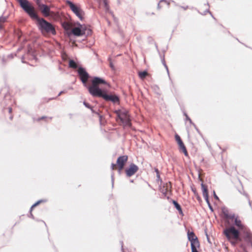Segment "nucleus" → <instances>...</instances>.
<instances>
[{
	"label": "nucleus",
	"mask_w": 252,
	"mask_h": 252,
	"mask_svg": "<svg viewBox=\"0 0 252 252\" xmlns=\"http://www.w3.org/2000/svg\"><path fill=\"white\" fill-rule=\"evenodd\" d=\"M8 110H9V113H11V112H12V108L11 107H9L8 108Z\"/></svg>",
	"instance_id": "473e14b6"
},
{
	"label": "nucleus",
	"mask_w": 252,
	"mask_h": 252,
	"mask_svg": "<svg viewBox=\"0 0 252 252\" xmlns=\"http://www.w3.org/2000/svg\"><path fill=\"white\" fill-rule=\"evenodd\" d=\"M235 224L239 228L240 230H243L245 228V226L242 225L240 220L236 218L235 220Z\"/></svg>",
	"instance_id": "f8f14e48"
},
{
	"label": "nucleus",
	"mask_w": 252,
	"mask_h": 252,
	"mask_svg": "<svg viewBox=\"0 0 252 252\" xmlns=\"http://www.w3.org/2000/svg\"><path fill=\"white\" fill-rule=\"evenodd\" d=\"M71 32L74 35L77 36H80L85 34L83 26L80 24H78L77 27L72 28Z\"/></svg>",
	"instance_id": "39448f33"
},
{
	"label": "nucleus",
	"mask_w": 252,
	"mask_h": 252,
	"mask_svg": "<svg viewBox=\"0 0 252 252\" xmlns=\"http://www.w3.org/2000/svg\"><path fill=\"white\" fill-rule=\"evenodd\" d=\"M138 170V167L134 164H131L129 167L126 170V173L128 177L133 175Z\"/></svg>",
	"instance_id": "0eeeda50"
},
{
	"label": "nucleus",
	"mask_w": 252,
	"mask_h": 252,
	"mask_svg": "<svg viewBox=\"0 0 252 252\" xmlns=\"http://www.w3.org/2000/svg\"><path fill=\"white\" fill-rule=\"evenodd\" d=\"M163 64H164V66L165 67V68H166V70L167 71L168 74H169V71H168L167 66L166 65V64L164 62H163Z\"/></svg>",
	"instance_id": "7c9ffc66"
},
{
	"label": "nucleus",
	"mask_w": 252,
	"mask_h": 252,
	"mask_svg": "<svg viewBox=\"0 0 252 252\" xmlns=\"http://www.w3.org/2000/svg\"><path fill=\"white\" fill-rule=\"evenodd\" d=\"M156 171L157 172V176L158 178H159V175L158 169H156Z\"/></svg>",
	"instance_id": "2f4dec72"
},
{
	"label": "nucleus",
	"mask_w": 252,
	"mask_h": 252,
	"mask_svg": "<svg viewBox=\"0 0 252 252\" xmlns=\"http://www.w3.org/2000/svg\"><path fill=\"white\" fill-rule=\"evenodd\" d=\"M138 75L141 79H144L148 75V72L146 71L139 72Z\"/></svg>",
	"instance_id": "4468645a"
},
{
	"label": "nucleus",
	"mask_w": 252,
	"mask_h": 252,
	"mask_svg": "<svg viewBox=\"0 0 252 252\" xmlns=\"http://www.w3.org/2000/svg\"><path fill=\"white\" fill-rule=\"evenodd\" d=\"M100 2H102L104 5V7L107 9L108 8V4H107V0H100Z\"/></svg>",
	"instance_id": "4be33fe9"
},
{
	"label": "nucleus",
	"mask_w": 252,
	"mask_h": 252,
	"mask_svg": "<svg viewBox=\"0 0 252 252\" xmlns=\"http://www.w3.org/2000/svg\"><path fill=\"white\" fill-rule=\"evenodd\" d=\"M84 103V105L86 107H87V108H88L91 109V110H92V112H94V110H93L92 108L91 107V106H90V105L89 103H87V102H84V103Z\"/></svg>",
	"instance_id": "5701e85b"
},
{
	"label": "nucleus",
	"mask_w": 252,
	"mask_h": 252,
	"mask_svg": "<svg viewBox=\"0 0 252 252\" xmlns=\"http://www.w3.org/2000/svg\"><path fill=\"white\" fill-rule=\"evenodd\" d=\"M45 1H47V0H44Z\"/></svg>",
	"instance_id": "58836bf2"
},
{
	"label": "nucleus",
	"mask_w": 252,
	"mask_h": 252,
	"mask_svg": "<svg viewBox=\"0 0 252 252\" xmlns=\"http://www.w3.org/2000/svg\"><path fill=\"white\" fill-rule=\"evenodd\" d=\"M40 6L41 7H40L39 9L43 15L45 17L49 16L50 12L49 7L45 4L41 5Z\"/></svg>",
	"instance_id": "1a4fd4ad"
},
{
	"label": "nucleus",
	"mask_w": 252,
	"mask_h": 252,
	"mask_svg": "<svg viewBox=\"0 0 252 252\" xmlns=\"http://www.w3.org/2000/svg\"><path fill=\"white\" fill-rule=\"evenodd\" d=\"M170 185H168V184H166V189H162V192L164 193V194H166L167 193V191H168L170 189Z\"/></svg>",
	"instance_id": "6ab92c4d"
},
{
	"label": "nucleus",
	"mask_w": 252,
	"mask_h": 252,
	"mask_svg": "<svg viewBox=\"0 0 252 252\" xmlns=\"http://www.w3.org/2000/svg\"><path fill=\"white\" fill-rule=\"evenodd\" d=\"M116 164H114V163H112L111 164V169L112 170H114L115 169V167H116Z\"/></svg>",
	"instance_id": "c85d7f7f"
},
{
	"label": "nucleus",
	"mask_w": 252,
	"mask_h": 252,
	"mask_svg": "<svg viewBox=\"0 0 252 252\" xmlns=\"http://www.w3.org/2000/svg\"><path fill=\"white\" fill-rule=\"evenodd\" d=\"M122 250L123 251V245L122 246Z\"/></svg>",
	"instance_id": "e433bc0d"
},
{
	"label": "nucleus",
	"mask_w": 252,
	"mask_h": 252,
	"mask_svg": "<svg viewBox=\"0 0 252 252\" xmlns=\"http://www.w3.org/2000/svg\"><path fill=\"white\" fill-rule=\"evenodd\" d=\"M62 26L66 31L69 30L72 28V25L70 23L64 22L63 23Z\"/></svg>",
	"instance_id": "ddd939ff"
},
{
	"label": "nucleus",
	"mask_w": 252,
	"mask_h": 252,
	"mask_svg": "<svg viewBox=\"0 0 252 252\" xmlns=\"http://www.w3.org/2000/svg\"><path fill=\"white\" fill-rule=\"evenodd\" d=\"M223 232L227 239L232 245H235L236 241L239 239V231L234 227L231 226L225 229Z\"/></svg>",
	"instance_id": "f03ea898"
},
{
	"label": "nucleus",
	"mask_w": 252,
	"mask_h": 252,
	"mask_svg": "<svg viewBox=\"0 0 252 252\" xmlns=\"http://www.w3.org/2000/svg\"><path fill=\"white\" fill-rule=\"evenodd\" d=\"M214 197L217 199V200H219V197H218V196L215 193V192L214 191Z\"/></svg>",
	"instance_id": "c756f323"
},
{
	"label": "nucleus",
	"mask_w": 252,
	"mask_h": 252,
	"mask_svg": "<svg viewBox=\"0 0 252 252\" xmlns=\"http://www.w3.org/2000/svg\"><path fill=\"white\" fill-rule=\"evenodd\" d=\"M78 73L84 86L88 88L89 92L92 95L101 97L107 101H111L113 102L119 101L118 96L107 94L104 93L103 91L99 87V85L100 84L108 85L105 80L98 77H94L92 80V85L88 86L87 83L89 78V74L82 67L78 68Z\"/></svg>",
	"instance_id": "f257e3e1"
},
{
	"label": "nucleus",
	"mask_w": 252,
	"mask_h": 252,
	"mask_svg": "<svg viewBox=\"0 0 252 252\" xmlns=\"http://www.w3.org/2000/svg\"><path fill=\"white\" fill-rule=\"evenodd\" d=\"M128 157L127 156H123L119 157L117 160V164L118 166L119 171L122 170L124 166L127 161Z\"/></svg>",
	"instance_id": "423d86ee"
},
{
	"label": "nucleus",
	"mask_w": 252,
	"mask_h": 252,
	"mask_svg": "<svg viewBox=\"0 0 252 252\" xmlns=\"http://www.w3.org/2000/svg\"><path fill=\"white\" fill-rule=\"evenodd\" d=\"M118 118L124 126H130V119L126 110H121L116 112Z\"/></svg>",
	"instance_id": "7ed1b4c3"
},
{
	"label": "nucleus",
	"mask_w": 252,
	"mask_h": 252,
	"mask_svg": "<svg viewBox=\"0 0 252 252\" xmlns=\"http://www.w3.org/2000/svg\"><path fill=\"white\" fill-rule=\"evenodd\" d=\"M173 203L177 210H178L179 211L180 213L182 214V211L181 206L176 201L174 200L173 201Z\"/></svg>",
	"instance_id": "2eb2a0df"
},
{
	"label": "nucleus",
	"mask_w": 252,
	"mask_h": 252,
	"mask_svg": "<svg viewBox=\"0 0 252 252\" xmlns=\"http://www.w3.org/2000/svg\"><path fill=\"white\" fill-rule=\"evenodd\" d=\"M207 12H209V9H207Z\"/></svg>",
	"instance_id": "4c0bfd02"
},
{
	"label": "nucleus",
	"mask_w": 252,
	"mask_h": 252,
	"mask_svg": "<svg viewBox=\"0 0 252 252\" xmlns=\"http://www.w3.org/2000/svg\"><path fill=\"white\" fill-rule=\"evenodd\" d=\"M199 245H191V252H198L197 250V247H198Z\"/></svg>",
	"instance_id": "a211bd4d"
},
{
	"label": "nucleus",
	"mask_w": 252,
	"mask_h": 252,
	"mask_svg": "<svg viewBox=\"0 0 252 252\" xmlns=\"http://www.w3.org/2000/svg\"><path fill=\"white\" fill-rule=\"evenodd\" d=\"M69 65L70 67L73 68H77V65L73 60H70L69 62Z\"/></svg>",
	"instance_id": "dca6fc26"
},
{
	"label": "nucleus",
	"mask_w": 252,
	"mask_h": 252,
	"mask_svg": "<svg viewBox=\"0 0 252 252\" xmlns=\"http://www.w3.org/2000/svg\"><path fill=\"white\" fill-rule=\"evenodd\" d=\"M184 144L183 142H182V144H179V146L180 148L181 147H182V146H184Z\"/></svg>",
	"instance_id": "72a5a7b5"
},
{
	"label": "nucleus",
	"mask_w": 252,
	"mask_h": 252,
	"mask_svg": "<svg viewBox=\"0 0 252 252\" xmlns=\"http://www.w3.org/2000/svg\"><path fill=\"white\" fill-rule=\"evenodd\" d=\"M188 237L189 240L190 242L191 245H199V241L197 237L193 232H188Z\"/></svg>",
	"instance_id": "6e6552de"
},
{
	"label": "nucleus",
	"mask_w": 252,
	"mask_h": 252,
	"mask_svg": "<svg viewBox=\"0 0 252 252\" xmlns=\"http://www.w3.org/2000/svg\"><path fill=\"white\" fill-rule=\"evenodd\" d=\"M201 189H202L203 196L205 200H207L208 197V189L207 187L203 183L201 184Z\"/></svg>",
	"instance_id": "9d476101"
},
{
	"label": "nucleus",
	"mask_w": 252,
	"mask_h": 252,
	"mask_svg": "<svg viewBox=\"0 0 252 252\" xmlns=\"http://www.w3.org/2000/svg\"><path fill=\"white\" fill-rule=\"evenodd\" d=\"M109 62H110L109 65H110V67L112 69L114 70L115 67H114V64L111 62V59H109Z\"/></svg>",
	"instance_id": "bb28decb"
},
{
	"label": "nucleus",
	"mask_w": 252,
	"mask_h": 252,
	"mask_svg": "<svg viewBox=\"0 0 252 252\" xmlns=\"http://www.w3.org/2000/svg\"><path fill=\"white\" fill-rule=\"evenodd\" d=\"M43 200H39V201H38L37 202H36L35 203H34L33 205H32V206L31 207V210L34 207L36 206L37 205H38L40 202H42Z\"/></svg>",
	"instance_id": "393cba45"
},
{
	"label": "nucleus",
	"mask_w": 252,
	"mask_h": 252,
	"mask_svg": "<svg viewBox=\"0 0 252 252\" xmlns=\"http://www.w3.org/2000/svg\"><path fill=\"white\" fill-rule=\"evenodd\" d=\"M222 212L223 214L224 217L227 219H232L234 217L233 215H231L229 214V211L226 208L224 207L222 208Z\"/></svg>",
	"instance_id": "9b49d317"
},
{
	"label": "nucleus",
	"mask_w": 252,
	"mask_h": 252,
	"mask_svg": "<svg viewBox=\"0 0 252 252\" xmlns=\"http://www.w3.org/2000/svg\"><path fill=\"white\" fill-rule=\"evenodd\" d=\"M66 3L69 6L71 10L73 13L81 20H83V16L84 15V11L80 8V7L74 4L70 1L67 0Z\"/></svg>",
	"instance_id": "20e7f679"
},
{
	"label": "nucleus",
	"mask_w": 252,
	"mask_h": 252,
	"mask_svg": "<svg viewBox=\"0 0 252 252\" xmlns=\"http://www.w3.org/2000/svg\"><path fill=\"white\" fill-rule=\"evenodd\" d=\"M36 3L37 5H38V8L41 7V5H43L44 4H42L41 3L40 0H35Z\"/></svg>",
	"instance_id": "a878e982"
},
{
	"label": "nucleus",
	"mask_w": 252,
	"mask_h": 252,
	"mask_svg": "<svg viewBox=\"0 0 252 252\" xmlns=\"http://www.w3.org/2000/svg\"><path fill=\"white\" fill-rule=\"evenodd\" d=\"M175 138H176V140L177 141L178 145L182 144L183 142H182L180 137L178 135L176 134L175 135Z\"/></svg>",
	"instance_id": "aec40b11"
},
{
	"label": "nucleus",
	"mask_w": 252,
	"mask_h": 252,
	"mask_svg": "<svg viewBox=\"0 0 252 252\" xmlns=\"http://www.w3.org/2000/svg\"><path fill=\"white\" fill-rule=\"evenodd\" d=\"M180 148V150H182V152L184 153L185 155L186 156H187L188 154L185 145L183 146L182 147H181Z\"/></svg>",
	"instance_id": "412c9836"
},
{
	"label": "nucleus",
	"mask_w": 252,
	"mask_h": 252,
	"mask_svg": "<svg viewBox=\"0 0 252 252\" xmlns=\"http://www.w3.org/2000/svg\"><path fill=\"white\" fill-rule=\"evenodd\" d=\"M206 200V202L207 203V204H208V205L209 206V207L210 209V210L213 211V208H212V206H211V204H210V202L209 201V198L208 197L207 200Z\"/></svg>",
	"instance_id": "b1692460"
},
{
	"label": "nucleus",
	"mask_w": 252,
	"mask_h": 252,
	"mask_svg": "<svg viewBox=\"0 0 252 252\" xmlns=\"http://www.w3.org/2000/svg\"><path fill=\"white\" fill-rule=\"evenodd\" d=\"M63 93V91L59 93V95H59H59H61L62 93Z\"/></svg>",
	"instance_id": "f704fd0d"
},
{
	"label": "nucleus",
	"mask_w": 252,
	"mask_h": 252,
	"mask_svg": "<svg viewBox=\"0 0 252 252\" xmlns=\"http://www.w3.org/2000/svg\"><path fill=\"white\" fill-rule=\"evenodd\" d=\"M185 115L186 116V119L187 120H188L189 122L190 123H191L192 122H191V119L188 117V116L187 114H185Z\"/></svg>",
	"instance_id": "cd10ccee"
},
{
	"label": "nucleus",
	"mask_w": 252,
	"mask_h": 252,
	"mask_svg": "<svg viewBox=\"0 0 252 252\" xmlns=\"http://www.w3.org/2000/svg\"><path fill=\"white\" fill-rule=\"evenodd\" d=\"M44 118V117H42L40 118V119H39V120H40L43 119Z\"/></svg>",
	"instance_id": "c9c22d12"
},
{
	"label": "nucleus",
	"mask_w": 252,
	"mask_h": 252,
	"mask_svg": "<svg viewBox=\"0 0 252 252\" xmlns=\"http://www.w3.org/2000/svg\"><path fill=\"white\" fill-rule=\"evenodd\" d=\"M7 19L6 17H0V30L2 28L1 24L5 22Z\"/></svg>",
	"instance_id": "f3484780"
}]
</instances>
